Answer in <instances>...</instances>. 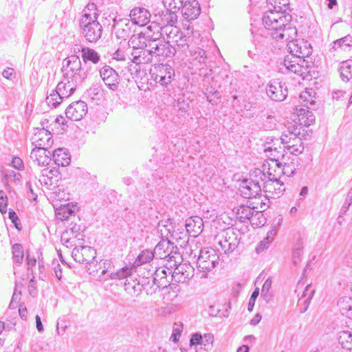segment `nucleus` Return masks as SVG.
<instances>
[{
	"label": "nucleus",
	"mask_w": 352,
	"mask_h": 352,
	"mask_svg": "<svg viewBox=\"0 0 352 352\" xmlns=\"http://www.w3.org/2000/svg\"><path fill=\"white\" fill-rule=\"evenodd\" d=\"M267 11L263 23L269 34L276 41H288L297 36V30L291 23L292 16L285 15L282 10L274 9Z\"/></svg>",
	"instance_id": "obj_1"
},
{
	"label": "nucleus",
	"mask_w": 352,
	"mask_h": 352,
	"mask_svg": "<svg viewBox=\"0 0 352 352\" xmlns=\"http://www.w3.org/2000/svg\"><path fill=\"white\" fill-rule=\"evenodd\" d=\"M214 240L219 246L217 250L229 255L237 248L241 240V232L236 228H228L220 230Z\"/></svg>",
	"instance_id": "obj_2"
},
{
	"label": "nucleus",
	"mask_w": 352,
	"mask_h": 352,
	"mask_svg": "<svg viewBox=\"0 0 352 352\" xmlns=\"http://www.w3.org/2000/svg\"><path fill=\"white\" fill-rule=\"evenodd\" d=\"M219 256L217 251L212 248H204L199 251L197 261V267L202 278H206L208 274L219 264Z\"/></svg>",
	"instance_id": "obj_3"
},
{
	"label": "nucleus",
	"mask_w": 352,
	"mask_h": 352,
	"mask_svg": "<svg viewBox=\"0 0 352 352\" xmlns=\"http://www.w3.org/2000/svg\"><path fill=\"white\" fill-rule=\"evenodd\" d=\"M162 38L174 46L176 52H184L189 46V37L184 35L175 25H165L162 30Z\"/></svg>",
	"instance_id": "obj_4"
},
{
	"label": "nucleus",
	"mask_w": 352,
	"mask_h": 352,
	"mask_svg": "<svg viewBox=\"0 0 352 352\" xmlns=\"http://www.w3.org/2000/svg\"><path fill=\"white\" fill-rule=\"evenodd\" d=\"M81 61L76 55H72L63 60V72L65 78L75 81H82L85 78V73L82 72Z\"/></svg>",
	"instance_id": "obj_5"
},
{
	"label": "nucleus",
	"mask_w": 352,
	"mask_h": 352,
	"mask_svg": "<svg viewBox=\"0 0 352 352\" xmlns=\"http://www.w3.org/2000/svg\"><path fill=\"white\" fill-rule=\"evenodd\" d=\"M282 73L292 72L298 76H304L309 72L308 62L305 58L287 56L278 65Z\"/></svg>",
	"instance_id": "obj_6"
},
{
	"label": "nucleus",
	"mask_w": 352,
	"mask_h": 352,
	"mask_svg": "<svg viewBox=\"0 0 352 352\" xmlns=\"http://www.w3.org/2000/svg\"><path fill=\"white\" fill-rule=\"evenodd\" d=\"M147 48L150 49L152 56L158 57L160 61L172 57L176 53V48L174 46L157 37L147 41Z\"/></svg>",
	"instance_id": "obj_7"
},
{
	"label": "nucleus",
	"mask_w": 352,
	"mask_h": 352,
	"mask_svg": "<svg viewBox=\"0 0 352 352\" xmlns=\"http://www.w3.org/2000/svg\"><path fill=\"white\" fill-rule=\"evenodd\" d=\"M254 174L255 177L261 179L262 186L265 192L269 194L271 197H279L285 191L284 184L280 182L279 179L265 181L266 175L260 169H256L252 173V176Z\"/></svg>",
	"instance_id": "obj_8"
},
{
	"label": "nucleus",
	"mask_w": 352,
	"mask_h": 352,
	"mask_svg": "<svg viewBox=\"0 0 352 352\" xmlns=\"http://www.w3.org/2000/svg\"><path fill=\"white\" fill-rule=\"evenodd\" d=\"M80 28L82 36L89 42H96L102 36V27L98 20L80 19Z\"/></svg>",
	"instance_id": "obj_9"
},
{
	"label": "nucleus",
	"mask_w": 352,
	"mask_h": 352,
	"mask_svg": "<svg viewBox=\"0 0 352 352\" xmlns=\"http://www.w3.org/2000/svg\"><path fill=\"white\" fill-rule=\"evenodd\" d=\"M250 177V179H243L239 187L241 195L248 199L256 197L261 193L262 188L261 179L259 177L253 179L252 177H255L254 174L252 176L251 174Z\"/></svg>",
	"instance_id": "obj_10"
},
{
	"label": "nucleus",
	"mask_w": 352,
	"mask_h": 352,
	"mask_svg": "<svg viewBox=\"0 0 352 352\" xmlns=\"http://www.w3.org/2000/svg\"><path fill=\"white\" fill-rule=\"evenodd\" d=\"M294 38L288 41H279L281 43H287V46L290 52L289 56H295L300 58H305L311 54V47L310 44L304 41H300Z\"/></svg>",
	"instance_id": "obj_11"
},
{
	"label": "nucleus",
	"mask_w": 352,
	"mask_h": 352,
	"mask_svg": "<svg viewBox=\"0 0 352 352\" xmlns=\"http://www.w3.org/2000/svg\"><path fill=\"white\" fill-rule=\"evenodd\" d=\"M96 255V250L90 246L75 247L72 252L74 261L80 263H86L89 266L93 263V260Z\"/></svg>",
	"instance_id": "obj_12"
},
{
	"label": "nucleus",
	"mask_w": 352,
	"mask_h": 352,
	"mask_svg": "<svg viewBox=\"0 0 352 352\" xmlns=\"http://www.w3.org/2000/svg\"><path fill=\"white\" fill-rule=\"evenodd\" d=\"M267 96L274 101H283L287 96V88L278 80H272L266 89Z\"/></svg>",
	"instance_id": "obj_13"
},
{
	"label": "nucleus",
	"mask_w": 352,
	"mask_h": 352,
	"mask_svg": "<svg viewBox=\"0 0 352 352\" xmlns=\"http://www.w3.org/2000/svg\"><path fill=\"white\" fill-rule=\"evenodd\" d=\"M100 76L106 86L112 91H116L120 83V76L115 69L108 65L100 70Z\"/></svg>",
	"instance_id": "obj_14"
},
{
	"label": "nucleus",
	"mask_w": 352,
	"mask_h": 352,
	"mask_svg": "<svg viewBox=\"0 0 352 352\" xmlns=\"http://www.w3.org/2000/svg\"><path fill=\"white\" fill-rule=\"evenodd\" d=\"M203 226L204 221L201 217L198 216L190 217L186 221V232H181L180 234L183 236V239L186 238L188 234L196 237L203 231Z\"/></svg>",
	"instance_id": "obj_15"
},
{
	"label": "nucleus",
	"mask_w": 352,
	"mask_h": 352,
	"mask_svg": "<svg viewBox=\"0 0 352 352\" xmlns=\"http://www.w3.org/2000/svg\"><path fill=\"white\" fill-rule=\"evenodd\" d=\"M32 141L35 147H44L45 148L51 147L54 142L51 132L44 127L34 130Z\"/></svg>",
	"instance_id": "obj_16"
},
{
	"label": "nucleus",
	"mask_w": 352,
	"mask_h": 352,
	"mask_svg": "<svg viewBox=\"0 0 352 352\" xmlns=\"http://www.w3.org/2000/svg\"><path fill=\"white\" fill-rule=\"evenodd\" d=\"M104 267L102 270L101 275L99 276L100 280H106L108 278L104 277L107 274L110 279H123L127 278L132 274V269L129 267H123L116 272H111V263L109 261L102 263Z\"/></svg>",
	"instance_id": "obj_17"
},
{
	"label": "nucleus",
	"mask_w": 352,
	"mask_h": 352,
	"mask_svg": "<svg viewBox=\"0 0 352 352\" xmlns=\"http://www.w3.org/2000/svg\"><path fill=\"white\" fill-rule=\"evenodd\" d=\"M194 276V268L187 263H181L177 265L170 276L171 280L177 283H185Z\"/></svg>",
	"instance_id": "obj_18"
},
{
	"label": "nucleus",
	"mask_w": 352,
	"mask_h": 352,
	"mask_svg": "<svg viewBox=\"0 0 352 352\" xmlns=\"http://www.w3.org/2000/svg\"><path fill=\"white\" fill-rule=\"evenodd\" d=\"M87 113V105L82 101L78 100L72 102L66 109L65 114L72 120H80Z\"/></svg>",
	"instance_id": "obj_19"
},
{
	"label": "nucleus",
	"mask_w": 352,
	"mask_h": 352,
	"mask_svg": "<svg viewBox=\"0 0 352 352\" xmlns=\"http://www.w3.org/2000/svg\"><path fill=\"white\" fill-rule=\"evenodd\" d=\"M157 232L160 233L162 238H166V240L170 239L178 241L183 239L180 232L178 230H175L170 219L162 220L158 223Z\"/></svg>",
	"instance_id": "obj_20"
},
{
	"label": "nucleus",
	"mask_w": 352,
	"mask_h": 352,
	"mask_svg": "<svg viewBox=\"0 0 352 352\" xmlns=\"http://www.w3.org/2000/svg\"><path fill=\"white\" fill-rule=\"evenodd\" d=\"M182 9L183 16L187 21L196 19L201 13L200 6L197 0H186Z\"/></svg>",
	"instance_id": "obj_21"
},
{
	"label": "nucleus",
	"mask_w": 352,
	"mask_h": 352,
	"mask_svg": "<svg viewBox=\"0 0 352 352\" xmlns=\"http://www.w3.org/2000/svg\"><path fill=\"white\" fill-rule=\"evenodd\" d=\"M51 153L44 147H35L30 153V158L38 166H45L51 161Z\"/></svg>",
	"instance_id": "obj_22"
},
{
	"label": "nucleus",
	"mask_w": 352,
	"mask_h": 352,
	"mask_svg": "<svg viewBox=\"0 0 352 352\" xmlns=\"http://www.w3.org/2000/svg\"><path fill=\"white\" fill-rule=\"evenodd\" d=\"M133 24L144 26L150 22L151 14L144 8H134L129 14Z\"/></svg>",
	"instance_id": "obj_23"
},
{
	"label": "nucleus",
	"mask_w": 352,
	"mask_h": 352,
	"mask_svg": "<svg viewBox=\"0 0 352 352\" xmlns=\"http://www.w3.org/2000/svg\"><path fill=\"white\" fill-rule=\"evenodd\" d=\"M131 25L128 19H114L113 28L116 36L119 38H125L129 36Z\"/></svg>",
	"instance_id": "obj_24"
},
{
	"label": "nucleus",
	"mask_w": 352,
	"mask_h": 352,
	"mask_svg": "<svg viewBox=\"0 0 352 352\" xmlns=\"http://www.w3.org/2000/svg\"><path fill=\"white\" fill-rule=\"evenodd\" d=\"M207 59L208 56L204 50L198 47L190 50L189 60L193 66L203 69L206 66Z\"/></svg>",
	"instance_id": "obj_25"
},
{
	"label": "nucleus",
	"mask_w": 352,
	"mask_h": 352,
	"mask_svg": "<svg viewBox=\"0 0 352 352\" xmlns=\"http://www.w3.org/2000/svg\"><path fill=\"white\" fill-rule=\"evenodd\" d=\"M168 274L172 275V270L168 267H160L155 270L153 283L159 288H165L170 284Z\"/></svg>",
	"instance_id": "obj_26"
},
{
	"label": "nucleus",
	"mask_w": 352,
	"mask_h": 352,
	"mask_svg": "<svg viewBox=\"0 0 352 352\" xmlns=\"http://www.w3.org/2000/svg\"><path fill=\"white\" fill-rule=\"evenodd\" d=\"M174 248L173 243H170V240H162L155 246L154 252L161 259L169 257V259L172 260L175 257L173 254Z\"/></svg>",
	"instance_id": "obj_27"
},
{
	"label": "nucleus",
	"mask_w": 352,
	"mask_h": 352,
	"mask_svg": "<svg viewBox=\"0 0 352 352\" xmlns=\"http://www.w3.org/2000/svg\"><path fill=\"white\" fill-rule=\"evenodd\" d=\"M74 51L75 52H81L82 58L85 63L90 61L94 64H97L100 60V55L94 49L76 45Z\"/></svg>",
	"instance_id": "obj_28"
},
{
	"label": "nucleus",
	"mask_w": 352,
	"mask_h": 352,
	"mask_svg": "<svg viewBox=\"0 0 352 352\" xmlns=\"http://www.w3.org/2000/svg\"><path fill=\"white\" fill-rule=\"evenodd\" d=\"M316 91L312 89H306L299 96V102L305 109H314L316 102Z\"/></svg>",
	"instance_id": "obj_29"
},
{
	"label": "nucleus",
	"mask_w": 352,
	"mask_h": 352,
	"mask_svg": "<svg viewBox=\"0 0 352 352\" xmlns=\"http://www.w3.org/2000/svg\"><path fill=\"white\" fill-rule=\"evenodd\" d=\"M76 83L75 81L64 78L63 81L57 85L56 90L63 99L67 98L76 90Z\"/></svg>",
	"instance_id": "obj_30"
},
{
	"label": "nucleus",
	"mask_w": 352,
	"mask_h": 352,
	"mask_svg": "<svg viewBox=\"0 0 352 352\" xmlns=\"http://www.w3.org/2000/svg\"><path fill=\"white\" fill-rule=\"evenodd\" d=\"M52 158L56 165L61 166H68L71 162L69 153L63 148L55 150L53 153Z\"/></svg>",
	"instance_id": "obj_31"
},
{
	"label": "nucleus",
	"mask_w": 352,
	"mask_h": 352,
	"mask_svg": "<svg viewBox=\"0 0 352 352\" xmlns=\"http://www.w3.org/2000/svg\"><path fill=\"white\" fill-rule=\"evenodd\" d=\"M296 112L300 117L299 120L301 124L305 126H309L315 121V116L309 109L296 108Z\"/></svg>",
	"instance_id": "obj_32"
},
{
	"label": "nucleus",
	"mask_w": 352,
	"mask_h": 352,
	"mask_svg": "<svg viewBox=\"0 0 352 352\" xmlns=\"http://www.w3.org/2000/svg\"><path fill=\"white\" fill-rule=\"evenodd\" d=\"M126 45L133 50L147 47V42L144 34H133L131 36L129 41L126 43Z\"/></svg>",
	"instance_id": "obj_33"
},
{
	"label": "nucleus",
	"mask_w": 352,
	"mask_h": 352,
	"mask_svg": "<svg viewBox=\"0 0 352 352\" xmlns=\"http://www.w3.org/2000/svg\"><path fill=\"white\" fill-rule=\"evenodd\" d=\"M236 210V218L241 223H246L250 221L255 209L248 206L241 205Z\"/></svg>",
	"instance_id": "obj_34"
},
{
	"label": "nucleus",
	"mask_w": 352,
	"mask_h": 352,
	"mask_svg": "<svg viewBox=\"0 0 352 352\" xmlns=\"http://www.w3.org/2000/svg\"><path fill=\"white\" fill-rule=\"evenodd\" d=\"M98 15L96 5L94 3H89L82 11L81 19H87V21H89L98 20Z\"/></svg>",
	"instance_id": "obj_35"
},
{
	"label": "nucleus",
	"mask_w": 352,
	"mask_h": 352,
	"mask_svg": "<svg viewBox=\"0 0 352 352\" xmlns=\"http://www.w3.org/2000/svg\"><path fill=\"white\" fill-rule=\"evenodd\" d=\"M131 48L126 45V43H120L118 49L113 54V58L116 60H130Z\"/></svg>",
	"instance_id": "obj_36"
},
{
	"label": "nucleus",
	"mask_w": 352,
	"mask_h": 352,
	"mask_svg": "<svg viewBox=\"0 0 352 352\" xmlns=\"http://www.w3.org/2000/svg\"><path fill=\"white\" fill-rule=\"evenodd\" d=\"M272 162L278 168L281 169L283 174L288 177L293 176L296 172L294 159L289 163H285L284 165H282V164L278 162V160H272Z\"/></svg>",
	"instance_id": "obj_37"
},
{
	"label": "nucleus",
	"mask_w": 352,
	"mask_h": 352,
	"mask_svg": "<svg viewBox=\"0 0 352 352\" xmlns=\"http://www.w3.org/2000/svg\"><path fill=\"white\" fill-rule=\"evenodd\" d=\"M281 143L284 145V148L288 149L298 144L302 143L299 135H289L287 133H283L280 136Z\"/></svg>",
	"instance_id": "obj_38"
},
{
	"label": "nucleus",
	"mask_w": 352,
	"mask_h": 352,
	"mask_svg": "<svg viewBox=\"0 0 352 352\" xmlns=\"http://www.w3.org/2000/svg\"><path fill=\"white\" fill-rule=\"evenodd\" d=\"M340 77L344 81H349L352 77V60H347L341 63L340 67Z\"/></svg>",
	"instance_id": "obj_39"
},
{
	"label": "nucleus",
	"mask_w": 352,
	"mask_h": 352,
	"mask_svg": "<svg viewBox=\"0 0 352 352\" xmlns=\"http://www.w3.org/2000/svg\"><path fill=\"white\" fill-rule=\"evenodd\" d=\"M338 342L343 349L352 351V333L349 331H341L339 333Z\"/></svg>",
	"instance_id": "obj_40"
},
{
	"label": "nucleus",
	"mask_w": 352,
	"mask_h": 352,
	"mask_svg": "<svg viewBox=\"0 0 352 352\" xmlns=\"http://www.w3.org/2000/svg\"><path fill=\"white\" fill-rule=\"evenodd\" d=\"M252 226L261 227L266 223V218L263 212L254 210L250 221Z\"/></svg>",
	"instance_id": "obj_41"
},
{
	"label": "nucleus",
	"mask_w": 352,
	"mask_h": 352,
	"mask_svg": "<svg viewBox=\"0 0 352 352\" xmlns=\"http://www.w3.org/2000/svg\"><path fill=\"white\" fill-rule=\"evenodd\" d=\"M177 21V15L175 11H172L166 9V12L163 13L162 16V25H174Z\"/></svg>",
	"instance_id": "obj_42"
},
{
	"label": "nucleus",
	"mask_w": 352,
	"mask_h": 352,
	"mask_svg": "<svg viewBox=\"0 0 352 352\" xmlns=\"http://www.w3.org/2000/svg\"><path fill=\"white\" fill-rule=\"evenodd\" d=\"M124 287L126 292H127L131 295L138 296L142 291V285H141L139 283H137L135 280H132L130 282L126 279L124 283Z\"/></svg>",
	"instance_id": "obj_43"
},
{
	"label": "nucleus",
	"mask_w": 352,
	"mask_h": 352,
	"mask_svg": "<svg viewBox=\"0 0 352 352\" xmlns=\"http://www.w3.org/2000/svg\"><path fill=\"white\" fill-rule=\"evenodd\" d=\"M74 211L69 207V206H63L56 209V217L57 219L60 221L67 220L69 216H71Z\"/></svg>",
	"instance_id": "obj_44"
},
{
	"label": "nucleus",
	"mask_w": 352,
	"mask_h": 352,
	"mask_svg": "<svg viewBox=\"0 0 352 352\" xmlns=\"http://www.w3.org/2000/svg\"><path fill=\"white\" fill-rule=\"evenodd\" d=\"M12 251L13 261L21 264L24 256L23 246L19 243H15L12 245Z\"/></svg>",
	"instance_id": "obj_45"
},
{
	"label": "nucleus",
	"mask_w": 352,
	"mask_h": 352,
	"mask_svg": "<svg viewBox=\"0 0 352 352\" xmlns=\"http://www.w3.org/2000/svg\"><path fill=\"white\" fill-rule=\"evenodd\" d=\"M155 252L148 250H143L138 256L135 261L136 265H141L142 264L150 262L153 260Z\"/></svg>",
	"instance_id": "obj_46"
},
{
	"label": "nucleus",
	"mask_w": 352,
	"mask_h": 352,
	"mask_svg": "<svg viewBox=\"0 0 352 352\" xmlns=\"http://www.w3.org/2000/svg\"><path fill=\"white\" fill-rule=\"evenodd\" d=\"M135 64L140 65V64H146L149 62H151L152 60V54L150 53V49L148 48L145 50L143 48L142 51L140 52V54L138 56H135Z\"/></svg>",
	"instance_id": "obj_47"
},
{
	"label": "nucleus",
	"mask_w": 352,
	"mask_h": 352,
	"mask_svg": "<svg viewBox=\"0 0 352 352\" xmlns=\"http://www.w3.org/2000/svg\"><path fill=\"white\" fill-rule=\"evenodd\" d=\"M63 100V98L56 89L52 90V93L46 98L47 104L54 108L60 104Z\"/></svg>",
	"instance_id": "obj_48"
},
{
	"label": "nucleus",
	"mask_w": 352,
	"mask_h": 352,
	"mask_svg": "<svg viewBox=\"0 0 352 352\" xmlns=\"http://www.w3.org/2000/svg\"><path fill=\"white\" fill-rule=\"evenodd\" d=\"M352 45V36L348 34L347 36L336 40L333 42V48L337 50L338 48L345 49Z\"/></svg>",
	"instance_id": "obj_49"
},
{
	"label": "nucleus",
	"mask_w": 352,
	"mask_h": 352,
	"mask_svg": "<svg viewBox=\"0 0 352 352\" xmlns=\"http://www.w3.org/2000/svg\"><path fill=\"white\" fill-rule=\"evenodd\" d=\"M163 4L166 9L177 12L182 8L184 0H163Z\"/></svg>",
	"instance_id": "obj_50"
},
{
	"label": "nucleus",
	"mask_w": 352,
	"mask_h": 352,
	"mask_svg": "<svg viewBox=\"0 0 352 352\" xmlns=\"http://www.w3.org/2000/svg\"><path fill=\"white\" fill-rule=\"evenodd\" d=\"M53 170L48 169H43L41 170L42 177L39 179L41 184H43L46 186H52V176H53Z\"/></svg>",
	"instance_id": "obj_51"
},
{
	"label": "nucleus",
	"mask_w": 352,
	"mask_h": 352,
	"mask_svg": "<svg viewBox=\"0 0 352 352\" xmlns=\"http://www.w3.org/2000/svg\"><path fill=\"white\" fill-rule=\"evenodd\" d=\"M164 27L165 25H162V23L160 24L156 22H151L147 27V29L151 32H153V34L152 36L156 35L162 37V30Z\"/></svg>",
	"instance_id": "obj_52"
},
{
	"label": "nucleus",
	"mask_w": 352,
	"mask_h": 352,
	"mask_svg": "<svg viewBox=\"0 0 352 352\" xmlns=\"http://www.w3.org/2000/svg\"><path fill=\"white\" fill-rule=\"evenodd\" d=\"M183 329V324L182 322L175 323L172 334L170 339L175 343L177 342Z\"/></svg>",
	"instance_id": "obj_53"
},
{
	"label": "nucleus",
	"mask_w": 352,
	"mask_h": 352,
	"mask_svg": "<svg viewBox=\"0 0 352 352\" xmlns=\"http://www.w3.org/2000/svg\"><path fill=\"white\" fill-rule=\"evenodd\" d=\"M175 107L182 112L186 113L189 108L188 99H186L184 96L179 97Z\"/></svg>",
	"instance_id": "obj_54"
},
{
	"label": "nucleus",
	"mask_w": 352,
	"mask_h": 352,
	"mask_svg": "<svg viewBox=\"0 0 352 352\" xmlns=\"http://www.w3.org/2000/svg\"><path fill=\"white\" fill-rule=\"evenodd\" d=\"M272 284V280L270 277L267 278L264 282L261 289V296H263L266 300L272 296V294L270 293L271 287Z\"/></svg>",
	"instance_id": "obj_55"
},
{
	"label": "nucleus",
	"mask_w": 352,
	"mask_h": 352,
	"mask_svg": "<svg viewBox=\"0 0 352 352\" xmlns=\"http://www.w3.org/2000/svg\"><path fill=\"white\" fill-rule=\"evenodd\" d=\"M314 292H315V290L314 289H313V287L309 285L306 287L305 291L303 292V294L301 296V299L302 298H305V303L306 305H309L310 301H311V299L312 298L314 294Z\"/></svg>",
	"instance_id": "obj_56"
},
{
	"label": "nucleus",
	"mask_w": 352,
	"mask_h": 352,
	"mask_svg": "<svg viewBox=\"0 0 352 352\" xmlns=\"http://www.w3.org/2000/svg\"><path fill=\"white\" fill-rule=\"evenodd\" d=\"M268 3L273 5L274 9L285 10L287 6L289 5V0H267Z\"/></svg>",
	"instance_id": "obj_57"
},
{
	"label": "nucleus",
	"mask_w": 352,
	"mask_h": 352,
	"mask_svg": "<svg viewBox=\"0 0 352 352\" xmlns=\"http://www.w3.org/2000/svg\"><path fill=\"white\" fill-rule=\"evenodd\" d=\"M174 74H169L164 76H155L154 80L156 82L160 83V85L165 86L168 85L172 80V76Z\"/></svg>",
	"instance_id": "obj_58"
},
{
	"label": "nucleus",
	"mask_w": 352,
	"mask_h": 352,
	"mask_svg": "<svg viewBox=\"0 0 352 352\" xmlns=\"http://www.w3.org/2000/svg\"><path fill=\"white\" fill-rule=\"evenodd\" d=\"M300 129L301 127L295 124L291 123L287 126V131H284L283 133H287L289 135H299L300 134Z\"/></svg>",
	"instance_id": "obj_59"
},
{
	"label": "nucleus",
	"mask_w": 352,
	"mask_h": 352,
	"mask_svg": "<svg viewBox=\"0 0 352 352\" xmlns=\"http://www.w3.org/2000/svg\"><path fill=\"white\" fill-rule=\"evenodd\" d=\"M169 74H174V69L168 65H162L159 67L157 74L155 76H164Z\"/></svg>",
	"instance_id": "obj_60"
},
{
	"label": "nucleus",
	"mask_w": 352,
	"mask_h": 352,
	"mask_svg": "<svg viewBox=\"0 0 352 352\" xmlns=\"http://www.w3.org/2000/svg\"><path fill=\"white\" fill-rule=\"evenodd\" d=\"M352 204V188L348 192L344 203L341 208V213L345 214Z\"/></svg>",
	"instance_id": "obj_61"
},
{
	"label": "nucleus",
	"mask_w": 352,
	"mask_h": 352,
	"mask_svg": "<svg viewBox=\"0 0 352 352\" xmlns=\"http://www.w3.org/2000/svg\"><path fill=\"white\" fill-rule=\"evenodd\" d=\"M190 342L191 346L199 344H202L204 345L205 346H206V343L204 342L202 336L197 333L192 335Z\"/></svg>",
	"instance_id": "obj_62"
},
{
	"label": "nucleus",
	"mask_w": 352,
	"mask_h": 352,
	"mask_svg": "<svg viewBox=\"0 0 352 352\" xmlns=\"http://www.w3.org/2000/svg\"><path fill=\"white\" fill-rule=\"evenodd\" d=\"M61 242L63 245L67 248H72L75 245L74 243V239L69 237L68 232H66L62 234Z\"/></svg>",
	"instance_id": "obj_63"
},
{
	"label": "nucleus",
	"mask_w": 352,
	"mask_h": 352,
	"mask_svg": "<svg viewBox=\"0 0 352 352\" xmlns=\"http://www.w3.org/2000/svg\"><path fill=\"white\" fill-rule=\"evenodd\" d=\"M271 242L272 241L268 239V238L265 237L264 239L260 241V243L258 244L257 247L256 248V252L257 253L263 252L269 247V245Z\"/></svg>",
	"instance_id": "obj_64"
}]
</instances>
